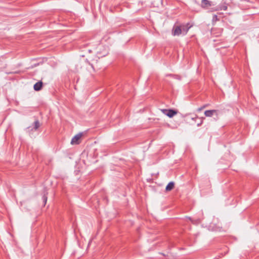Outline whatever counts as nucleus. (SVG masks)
Here are the masks:
<instances>
[{"label": "nucleus", "mask_w": 259, "mask_h": 259, "mask_svg": "<svg viewBox=\"0 0 259 259\" xmlns=\"http://www.w3.org/2000/svg\"><path fill=\"white\" fill-rule=\"evenodd\" d=\"M161 111L169 118L172 117L177 114V111L173 109H161Z\"/></svg>", "instance_id": "f257e3e1"}, {"label": "nucleus", "mask_w": 259, "mask_h": 259, "mask_svg": "<svg viewBox=\"0 0 259 259\" xmlns=\"http://www.w3.org/2000/svg\"><path fill=\"white\" fill-rule=\"evenodd\" d=\"M181 34H183V33L181 26L174 25L172 30V34L174 36H179Z\"/></svg>", "instance_id": "f03ea898"}, {"label": "nucleus", "mask_w": 259, "mask_h": 259, "mask_svg": "<svg viewBox=\"0 0 259 259\" xmlns=\"http://www.w3.org/2000/svg\"><path fill=\"white\" fill-rule=\"evenodd\" d=\"M228 9V4L225 2H223L222 4L219 5L215 8L212 9V11H217L220 10L226 11Z\"/></svg>", "instance_id": "7ed1b4c3"}, {"label": "nucleus", "mask_w": 259, "mask_h": 259, "mask_svg": "<svg viewBox=\"0 0 259 259\" xmlns=\"http://www.w3.org/2000/svg\"><path fill=\"white\" fill-rule=\"evenodd\" d=\"M82 136V133H79L74 136L71 141V144L72 145L74 144H78L79 143V140Z\"/></svg>", "instance_id": "20e7f679"}, {"label": "nucleus", "mask_w": 259, "mask_h": 259, "mask_svg": "<svg viewBox=\"0 0 259 259\" xmlns=\"http://www.w3.org/2000/svg\"><path fill=\"white\" fill-rule=\"evenodd\" d=\"M213 5L212 3L208 0H202L201 1V7L202 8L207 9L208 7L212 6Z\"/></svg>", "instance_id": "39448f33"}, {"label": "nucleus", "mask_w": 259, "mask_h": 259, "mask_svg": "<svg viewBox=\"0 0 259 259\" xmlns=\"http://www.w3.org/2000/svg\"><path fill=\"white\" fill-rule=\"evenodd\" d=\"M180 26H181V27L182 28V31L183 35H186L189 29L191 27V26H189V23H187L186 24L181 25Z\"/></svg>", "instance_id": "423d86ee"}, {"label": "nucleus", "mask_w": 259, "mask_h": 259, "mask_svg": "<svg viewBox=\"0 0 259 259\" xmlns=\"http://www.w3.org/2000/svg\"><path fill=\"white\" fill-rule=\"evenodd\" d=\"M42 87V82L41 81L37 82L34 84L33 88L36 91H40Z\"/></svg>", "instance_id": "0eeeda50"}, {"label": "nucleus", "mask_w": 259, "mask_h": 259, "mask_svg": "<svg viewBox=\"0 0 259 259\" xmlns=\"http://www.w3.org/2000/svg\"><path fill=\"white\" fill-rule=\"evenodd\" d=\"M216 112L217 110H206L204 112V114L206 117H211Z\"/></svg>", "instance_id": "6e6552de"}, {"label": "nucleus", "mask_w": 259, "mask_h": 259, "mask_svg": "<svg viewBox=\"0 0 259 259\" xmlns=\"http://www.w3.org/2000/svg\"><path fill=\"white\" fill-rule=\"evenodd\" d=\"M33 127L31 129V131L34 130L36 131L40 126V123L39 122L38 120L36 119L33 124Z\"/></svg>", "instance_id": "1a4fd4ad"}, {"label": "nucleus", "mask_w": 259, "mask_h": 259, "mask_svg": "<svg viewBox=\"0 0 259 259\" xmlns=\"http://www.w3.org/2000/svg\"><path fill=\"white\" fill-rule=\"evenodd\" d=\"M175 187V183L174 182H169L165 188V190L166 191H170L174 188Z\"/></svg>", "instance_id": "9d476101"}, {"label": "nucleus", "mask_w": 259, "mask_h": 259, "mask_svg": "<svg viewBox=\"0 0 259 259\" xmlns=\"http://www.w3.org/2000/svg\"><path fill=\"white\" fill-rule=\"evenodd\" d=\"M219 19L218 18V16L217 15H213L212 16V21L213 23L216 22L217 21H219Z\"/></svg>", "instance_id": "9b49d317"}, {"label": "nucleus", "mask_w": 259, "mask_h": 259, "mask_svg": "<svg viewBox=\"0 0 259 259\" xmlns=\"http://www.w3.org/2000/svg\"><path fill=\"white\" fill-rule=\"evenodd\" d=\"M42 199L43 200V201L44 202V204L45 205L47 203V194H45L43 196H42Z\"/></svg>", "instance_id": "f8f14e48"}, {"label": "nucleus", "mask_w": 259, "mask_h": 259, "mask_svg": "<svg viewBox=\"0 0 259 259\" xmlns=\"http://www.w3.org/2000/svg\"><path fill=\"white\" fill-rule=\"evenodd\" d=\"M207 106L206 105H203V106H202L201 107L199 108L198 109V110L199 111H201V110H202L203 108H205Z\"/></svg>", "instance_id": "ddd939ff"}, {"label": "nucleus", "mask_w": 259, "mask_h": 259, "mask_svg": "<svg viewBox=\"0 0 259 259\" xmlns=\"http://www.w3.org/2000/svg\"><path fill=\"white\" fill-rule=\"evenodd\" d=\"M192 120H194V119L196 120V119H200L198 118V117L196 116L194 117H192Z\"/></svg>", "instance_id": "4468645a"}, {"label": "nucleus", "mask_w": 259, "mask_h": 259, "mask_svg": "<svg viewBox=\"0 0 259 259\" xmlns=\"http://www.w3.org/2000/svg\"><path fill=\"white\" fill-rule=\"evenodd\" d=\"M174 76L175 77V78H177V79H181V77H180L179 76H178V75H174Z\"/></svg>", "instance_id": "2eb2a0df"}, {"label": "nucleus", "mask_w": 259, "mask_h": 259, "mask_svg": "<svg viewBox=\"0 0 259 259\" xmlns=\"http://www.w3.org/2000/svg\"><path fill=\"white\" fill-rule=\"evenodd\" d=\"M202 123V120H200V123H197V125H198V126H200Z\"/></svg>", "instance_id": "dca6fc26"}]
</instances>
